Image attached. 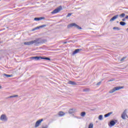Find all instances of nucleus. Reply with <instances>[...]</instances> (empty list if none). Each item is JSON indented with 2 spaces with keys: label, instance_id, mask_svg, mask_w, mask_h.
<instances>
[{
  "label": "nucleus",
  "instance_id": "obj_17",
  "mask_svg": "<svg viewBox=\"0 0 128 128\" xmlns=\"http://www.w3.org/2000/svg\"><path fill=\"white\" fill-rule=\"evenodd\" d=\"M110 114H112V112H110L108 114H104V118H108V116H110Z\"/></svg>",
  "mask_w": 128,
  "mask_h": 128
},
{
  "label": "nucleus",
  "instance_id": "obj_20",
  "mask_svg": "<svg viewBox=\"0 0 128 128\" xmlns=\"http://www.w3.org/2000/svg\"><path fill=\"white\" fill-rule=\"evenodd\" d=\"M86 113L85 112H82L80 114V116H82V118L86 116Z\"/></svg>",
  "mask_w": 128,
  "mask_h": 128
},
{
  "label": "nucleus",
  "instance_id": "obj_31",
  "mask_svg": "<svg viewBox=\"0 0 128 128\" xmlns=\"http://www.w3.org/2000/svg\"><path fill=\"white\" fill-rule=\"evenodd\" d=\"M89 90L88 88H84L83 90V92H88Z\"/></svg>",
  "mask_w": 128,
  "mask_h": 128
},
{
  "label": "nucleus",
  "instance_id": "obj_33",
  "mask_svg": "<svg viewBox=\"0 0 128 128\" xmlns=\"http://www.w3.org/2000/svg\"><path fill=\"white\" fill-rule=\"evenodd\" d=\"M122 22L126 21V18H124L122 19Z\"/></svg>",
  "mask_w": 128,
  "mask_h": 128
},
{
  "label": "nucleus",
  "instance_id": "obj_21",
  "mask_svg": "<svg viewBox=\"0 0 128 128\" xmlns=\"http://www.w3.org/2000/svg\"><path fill=\"white\" fill-rule=\"evenodd\" d=\"M4 76H6V78H12V74H4Z\"/></svg>",
  "mask_w": 128,
  "mask_h": 128
},
{
  "label": "nucleus",
  "instance_id": "obj_19",
  "mask_svg": "<svg viewBox=\"0 0 128 128\" xmlns=\"http://www.w3.org/2000/svg\"><path fill=\"white\" fill-rule=\"evenodd\" d=\"M41 60H50V59L48 57H42Z\"/></svg>",
  "mask_w": 128,
  "mask_h": 128
},
{
  "label": "nucleus",
  "instance_id": "obj_5",
  "mask_svg": "<svg viewBox=\"0 0 128 128\" xmlns=\"http://www.w3.org/2000/svg\"><path fill=\"white\" fill-rule=\"evenodd\" d=\"M0 120H2V122H8V117H6V114H3L1 115Z\"/></svg>",
  "mask_w": 128,
  "mask_h": 128
},
{
  "label": "nucleus",
  "instance_id": "obj_35",
  "mask_svg": "<svg viewBox=\"0 0 128 128\" xmlns=\"http://www.w3.org/2000/svg\"><path fill=\"white\" fill-rule=\"evenodd\" d=\"M68 42H64V44H66Z\"/></svg>",
  "mask_w": 128,
  "mask_h": 128
},
{
  "label": "nucleus",
  "instance_id": "obj_30",
  "mask_svg": "<svg viewBox=\"0 0 128 128\" xmlns=\"http://www.w3.org/2000/svg\"><path fill=\"white\" fill-rule=\"evenodd\" d=\"M48 128V125H45L44 126H42V128Z\"/></svg>",
  "mask_w": 128,
  "mask_h": 128
},
{
  "label": "nucleus",
  "instance_id": "obj_24",
  "mask_svg": "<svg viewBox=\"0 0 128 128\" xmlns=\"http://www.w3.org/2000/svg\"><path fill=\"white\" fill-rule=\"evenodd\" d=\"M113 30H120V28L118 27H114Z\"/></svg>",
  "mask_w": 128,
  "mask_h": 128
},
{
  "label": "nucleus",
  "instance_id": "obj_6",
  "mask_svg": "<svg viewBox=\"0 0 128 128\" xmlns=\"http://www.w3.org/2000/svg\"><path fill=\"white\" fill-rule=\"evenodd\" d=\"M42 122H44V119H40L38 121H36L34 126V128H38V126H40V124H42Z\"/></svg>",
  "mask_w": 128,
  "mask_h": 128
},
{
  "label": "nucleus",
  "instance_id": "obj_23",
  "mask_svg": "<svg viewBox=\"0 0 128 128\" xmlns=\"http://www.w3.org/2000/svg\"><path fill=\"white\" fill-rule=\"evenodd\" d=\"M120 18H124V16H126V14L124 13H122L120 15H118Z\"/></svg>",
  "mask_w": 128,
  "mask_h": 128
},
{
  "label": "nucleus",
  "instance_id": "obj_34",
  "mask_svg": "<svg viewBox=\"0 0 128 128\" xmlns=\"http://www.w3.org/2000/svg\"><path fill=\"white\" fill-rule=\"evenodd\" d=\"M125 18H126V20L128 19V16H126V17H125Z\"/></svg>",
  "mask_w": 128,
  "mask_h": 128
},
{
  "label": "nucleus",
  "instance_id": "obj_7",
  "mask_svg": "<svg viewBox=\"0 0 128 128\" xmlns=\"http://www.w3.org/2000/svg\"><path fill=\"white\" fill-rule=\"evenodd\" d=\"M122 120H126V118H128V114H126V110H124L122 114Z\"/></svg>",
  "mask_w": 128,
  "mask_h": 128
},
{
  "label": "nucleus",
  "instance_id": "obj_29",
  "mask_svg": "<svg viewBox=\"0 0 128 128\" xmlns=\"http://www.w3.org/2000/svg\"><path fill=\"white\" fill-rule=\"evenodd\" d=\"M72 13L68 14L66 16V18H69V16H72Z\"/></svg>",
  "mask_w": 128,
  "mask_h": 128
},
{
  "label": "nucleus",
  "instance_id": "obj_2",
  "mask_svg": "<svg viewBox=\"0 0 128 128\" xmlns=\"http://www.w3.org/2000/svg\"><path fill=\"white\" fill-rule=\"evenodd\" d=\"M124 88V86H120L114 87V88L110 90L109 94H113L114 92L120 90H122V88Z\"/></svg>",
  "mask_w": 128,
  "mask_h": 128
},
{
  "label": "nucleus",
  "instance_id": "obj_11",
  "mask_svg": "<svg viewBox=\"0 0 128 128\" xmlns=\"http://www.w3.org/2000/svg\"><path fill=\"white\" fill-rule=\"evenodd\" d=\"M116 122H118V120H112L110 122V126H114L116 124Z\"/></svg>",
  "mask_w": 128,
  "mask_h": 128
},
{
  "label": "nucleus",
  "instance_id": "obj_1",
  "mask_svg": "<svg viewBox=\"0 0 128 128\" xmlns=\"http://www.w3.org/2000/svg\"><path fill=\"white\" fill-rule=\"evenodd\" d=\"M45 42H46V40L42 38H38L34 40L24 42V46H32V44H34V46H40V44H44Z\"/></svg>",
  "mask_w": 128,
  "mask_h": 128
},
{
  "label": "nucleus",
  "instance_id": "obj_37",
  "mask_svg": "<svg viewBox=\"0 0 128 128\" xmlns=\"http://www.w3.org/2000/svg\"><path fill=\"white\" fill-rule=\"evenodd\" d=\"M117 23H118V21H117V22H116Z\"/></svg>",
  "mask_w": 128,
  "mask_h": 128
},
{
  "label": "nucleus",
  "instance_id": "obj_26",
  "mask_svg": "<svg viewBox=\"0 0 128 128\" xmlns=\"http://www.w3.org/2000/svg\"><path fill=\"white\" fill-rule=\"evenodd\" d=\"M94 124H90L88 126V128H93Z\"/></svg>",
  "mask_w": 128,
  "mask_h": 128
},
{
  "label": "nucleus",
  "instance_id": "obj_25",
  "mask_svg": "<svg viewBox=\"0 0 128 128\" xmlns=\"http://www.w3.org/2000/svg\"><path fill=\"white\" fill-rule=\"evenodd\" d=\"M98 120H102V115H100L98 116Z\"/></svg>",
  "mask_w": 128,
  "mask_h": 128
},
{
  "label": "nucleus",
  "instance_id": "obj_14",
  "mask_svg": "<svg viewBox=\"0 0 128 128\" xmlns=\"http://www.w3.org/2000/svg\"><path fill=\"white\" fill-rule=\"evenodd\" d=\"M118 14H116L110 20V22H114V20H116V18H118Z\"/></svg>",
  "mask_w": 128,
  "mask_h": 128
},
{
  "label": "nucleus",
  "instance_id": "obj_12",
  "mask_svg": "<svg viewBox=\"0 0 128 128\" xmlns=\"http://www.w3.org/2000/svg\"><path fill=\"white\" fill-rule=\"evenodd\" d=\"M46 24L42 25V26H37V27L35 28H34L32 30H38L40 28H46Z\"/></svg>",
  "mask_w": 128,
  "mask_h": 128
},
{
  "label": "nucleus",
  "instance_id": "obj_27",
  "mask_svg": "<svg viewBox=\"0 0 128 128\" xmlns=\"http://www.w3.org/2000/svg\"><path fill=\"white\" fill-rule=\"evenodd\" d=\"M114 80H116L114 79V78H112L110 79V80H108V82H114Z\"/></svg>",
  "mask_w": 128,
  "mask_h": 128
},
{
  "label": "nucleus",
  "instance_id": "obj_15",
  "mask_svg": "<svg viewBox=\"0 0 128 128\" xmlns=\"http://www.w3.org/2000/svg\"><path fill=\"white\" fill-rule=\"evenodd\" d=\"M44 20V17L35 18L34 20Z\"/></svg>",
  "mask_w": 128,
  "mask_h": 128
},
{
  "label": "nucleus",
  "instance_id": "obj_36",
  "mask_svg": "<svg viewBox=\"0 0 128 128\" xmlns=\"http://www.w3.org/2000/svg\"><path fill=\"white\" fill-rule=\"evenodd\" d=\"M0 88H2V86H0Z\"/></svg>",
  "mask_w": 128,
  "mask_h": 128
},
{
  "label": "nucleus",
  "instance_id": "obj_9",
  "mask_svg": "<svg viewBox=\"0 0 128 128\" xmlns=\"http://www.w3.org/2000/svg\"><path fill=\"white\" fill-rule=\"evenodd\" d=\"M68 84H71L72 86H78V83L74 81L69 80L68 82Z\"/></svg>",
  "mask_w": 128,
  "mask_h": 128
},
{
  "label": "nucleus",
  "instance_id": "obj_4",
  "mask_svg": "<svg viewBox=\"0 0 128 128\" xmlns=\"http://www.w3.org/2000/svg\"><path fill=\"white\" fill-rule=\"evenodd\" d=\"M60 10H62V6H59L58 8H56L55 10H54L52 12L51 14H58V12H60Z\"/></svg>",
  "mask_w": 128,
  "mask_h": 128
},
{
  "label": "nucleus",
  "instance_id": "obj_8",
  "mask_svg": "<svg viewBox=\"0 0 128 128\" xmlns=\"http://www.w3.org/2000/svg\"><path fill=\"white\" fill-rule=\"evenodd\" d=\"M30 60H42V57L38 56H32L30 58Z\"/></svg>",
  "mask_w": 128,
  "mask_h": 128
},
{
  "label": "nucleus",
  "instance_id": "obj_10",
  "mask_svg": "<svg viewBox=\"0 0 128 128\" xmlns=\"http://www.w3.org/2000/svg\"><path fill=\"white\" fill-rule=\"evenodd\" d=\"M82 49H76L73 52H72V54L73 56H74V54H78V52H82Z\"/></svg>",
  "mask_w": 128,
  "mask_h": 128
},
{
  "label": "nucleus",
  "instance_id": "obj_18",
  "mask_svg": "<svg viewBox=\"0 0 128 128\" xmlns=\"http://www.w3.org/2000/svg\"><path fill=\"white\" fill-rule=\"evenodd\" d=\"M120 26H126V23L124 22H120Z\"/></svg>",
  "mask_w": 128,
  "mask_h": 128
},
{
  "label": "nucleus",
  "instance_id": "obj_16",
  "mask_svg": "<svg viewBox=\"0 0 128 128\" xmlns=\"http://www.w3.org/2000/svg\"><path fill=\"white\" fill-rule=\"evenodd\" d=\"M58 116H64V112L62 111H60V112H59L58 114Z\"/></svg>",
  "mask_w": 128,
  "mask_h": 128
},
{
  "label": "nucleus",
  "instance_id": "obj_3",
  "mask_svg": "<svg viewBox=\"0 0 128 128\" xmlns=\"http://www.w3.org/2000/svg\"><path fill=\"white\" fill-rule=\"evenodd\" d=\"M72 26H74V28H78V30H82V27L78 26V25L76 24V23H72L68 26V28H72Z\"/></svg>",
  "mask_w": 128,
  "mask_h": 128
},
{
  "label": "nucleus",
  "instance_id": "obj_22",
  "mask_svg": "<svg viewBox=\"0 0 128 128\" xmlns=\"http://www.w3.org/2000/svg\"><path fill=\"white\" fill-rule=\"evenodd\" d=\"M18 95H14V96H10L8 97V98H18Z\"/></svg>",
  "mask_w": 128,
  "mask_h": 128
},
{
  "label": "nucleus",
  "instance_id": "obj_13",
  "mask_svg": "<svg viewBox=\"0 0 128 128\" xmlns=\"http://www.w3.org/2000/svg\"><path fill=\"white\" fill-rule=\"evenodd\" d=\"M68 112L69 114H74V112H76V109H74V108L70 109Z\"/></svg>",
  "mask_w": 128,
  "mask_h": 128
},
{
  "label": "nucleus",
  "instance_id": "obj_32",
  "mask_svg": "<svg viewBox=\"0 0 128 128\" xmlns=\"http://www.w3.org/2000/svg\"><path fill=\"white\" fill-rule=\"evenodd\" d=\"M102 84V82H100L96 84V86H100Z\"/></svg>",
  "mask_w": 128,
  "mask_h": 128
},
{
  "label": "nucleus",
  "instance_id": "obj_28",
  "mask_svg": "<svg viewBox=\"0 0 128 128\" xmlns=\"http://www.w3.org/2000/svg\"><path fill=\"white\" fill-rule=\"evenodd\" d=\"M126 57H123L121 60H120V62H124V60L125 59H126Z\"/></svg>",
  "mask_w": 128,
  "mask_h": 128
}]
</instances>
